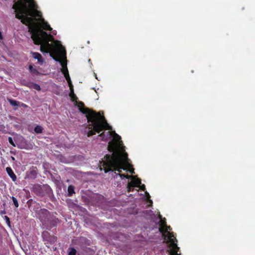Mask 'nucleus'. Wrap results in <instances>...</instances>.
<instances>
[{
  "label": "nucleus",
  "instance_id": "3",
  "mask_svg": "<svg viewBox=\"0 0 255 255\" xmlns=\"http://www.w3.org/2000/svg\"><path fill=\"white\" fill-rule=\"evenodd\" d=\"M12 8L14 10L15 17L21 21L27 16L41 15L33 0H18L13 4Z\"/></svg>",
  "mask_w": 255,
  "mask_h": 255
},
{
  "label": "nucleus",
  "instance_id": "10",
  "mask_svg": "<svg viewBox=\"0 0 255 255\" xmlns=\"http://www.w3.org/2000/svg\"><path fill=\"white\" fill-rule=\"evenodd\" d=\"M68 194L70 196H71L74 192V187L72 186H69L68 188Z\"/></svg>",
  "mask_w": 255,
  "mask_h": 255
},
{
  "label": "nucleus",
  "instance_id": "16",
  "mask_svg": "<svg viewBox=\"0 0 255 255\" xmlns=\"http://www.w3.org/2000/svg\"><path fill=\"white\" fill-rule=\"evenodd\" d=\"M0 130H1V131L4 130V127L2 125H0Z\"/></svg>",
  "mask_w": 255,
  "mask_h": 255
},
{
  "label": "nucleus",
  "instance_id": "13",
  "mask_svg": "<svg viewBox=\"0 0 255 255\" xmlns=\"http://www.w3.org/2000/svg\"><path fill=\"white\" fill-rule=\"evenodd\" d=\"M76 251L74 249H71L69 252V255H75Z\"/></svg>",
  "mask_w": 255,
  "mask_h": 255
},
{
  "label": "nucleus",
  "instance_id": "4",
  "mask_svg": "<svg viewBox=\"0 0 255 255\" xmlns=\"http://www.w3.org/2000/svg\"><path fill=\"white\" fill-rule=\"evenodd\" d=\"M159 218L160 219L159 230L164 237V242L168 246L167 252L170 255H181L180 254L178 253L179 248L175 243L177 242V240L172 233L170 232L171 227L166 225L165 219H162L160 215H159Z\"/></svg>",
  "mask_w": 255,
  "mask_h": 255
},
{
  "label": "nucleus",
  "instance_id": "11",
  "mask_svg": "<svg viewBox=\"0 0 255 255\" xmlns=\"http://www.w3.org/2000/svg\"><path fill=\"white\" fill-rule=\"evenodd\" d=\"M32 88H33L37 91H39L40 90V87L39 85H38V84H32L31 85V87Z\"/></svg>",
  "mask_w": 255,
  "mask_h": 255
},
{
  "label": "nucleus",
  "instance_id": "20",
  "mask_svg": "<svg viewBox=\"0 0 255 255\" xmlns=\"http://www.w3.org/2000/svg\"><path fill=\"white\" fill-rule=\"evenodd\" d=\"M19 138H20V139H23V137H21V136H19Z\"/></svg>",
  "mask_w": 255,
  "mask_h": 255
},
{
  "label": "nucleus",
  "instance_id": "17",
  "mask_svg": "<svg viewBox=\"0 0 255 255\" xmlns=\"http://www.w3.org/2000/svg\"><path fill=\"white\" fill-rule=\"evenodd\" d=\"M29 69L31 71V72H35V70H33V67L32 66H29Z\"/></svg>",
  "mask_w": 255,
  "mask_h": 255
},
{
  "label": "nucleus",
  "instance_id": "14",
  "mask_svg": "<svg viewBox=\"0 0 255 255\" xmlns=\"http://www.w3.org/2000/svg\"><path fill=\"white\" fill-rule=\"evenodd\" d=\"M8 141L10 144H11L13 146L15 147L16 145L13 142L12 138L11 137H9L8 138Z\"/></svg>",
  "mask_w": 255,
  "mask_h": 255
},
{
  "label": "nucleus",
  "instance_id": "2",
  "mask_svg": "<svg viewBox=\"0 0 255 255\" xmlns=\"http://www.w3.org/2000/svg\"><path fill=\"white\" fill-rule=\"evenodd\" d=\"M104 140H107L111 137L113 139L108 143V150L111 155L107 154L103 160L101 170L103 168L105 172L115 171L121 172L122 170L129 171L134 173V169L130 168V160L128 158V154L125 152V146L121 140V137L115 131L103 132L99 135Z\"/></svg>",
  "mask_w": 255,
  "mask_h": 255
},
{
  "label": "nucleus",
  "instance_id": "8",
  "mask_svg": "<svg viewBox=\"0 0 255 255\" xmlns=\"http://www.w3.org/2000/svg\"><path fill=\"white\" fill-rule=\"evenodd\" d=\"M8 102L10 104L13 106H20V102L13 100L11 99H8Z\"/></svg>",
  "mask_w": 255,
  "mask_h": 255
},
{
  "label": "nucleus",
  "instance_id": "15",
  "mask_svg": "<svg viewBox=\"0 0 255 255\" xmlns=\"http://www.w3.org/2000/svg\"><path fill=\"white\" fill-rule=\"evenodd\" d=\"M19 107H23L26 108V107H27V106L25 104L20 102V106Z\"/></svg>",
  "mask_w": 255,
  "mask_h": 255
},
{
  "label": "nucleus",
  "instance_id": "19",
  "mask_svg": "<svg viewBox=\"0 0 255 255\" xmlns=\"http://www.w3.org/2000/svg\"><path fill=\"white\" fill-rule=\"evenodd\" d=\"M146 194L147 195V198H148L150 197L149 194L147 192H146Z\"/></svg>",
  "mask_w": 255,
  "mask_h": 255
},
{
  "label": "nucleus",
  "instance_id": "12",
  "mask_svg": "<svg viewBox=\"0 0 255 255\" xmlns=\"http://www.w3.org/2000/svg\"><path fill=\"white\" fill-rule=\"evenodd\" d=\"M12 200L15 207H18L19 205L17 199L15 197H12Z\"/></svg>",
  "mask_w": 255,
  "mask_h": 255
},
{
  "label": "nucleus",
  "instance_id": "18",
  "mask_svg": "<svg viewBox=\"0 0 255 255\" xmlns=\"http://www.w3.org/2000/svg\"><path fill=\"white\" fill-rule=\"evenodd\" d=\"M17 146L20 148H23V147H22L21 145H17Z\"/></svg>",
  "mask_w": 255,
  "mask_h": 255
},
{
  "label": "nucleus",
  "instance_id": "7",
  "mask_svg": "<svg viewBox=\"0 0 255 255\" xmlns=\"http://www.w3.org/2000/svg\"><path fill=\"white\" fill-rule=\"evenodd\" d=\"M6 172L8 175L11 178L12 180L13 181H15L16 179V176L13 173V171L10 167H6Z\"/></svg>",
  "mask_w": 255,
  "mask_h": 255
},
{
  "label": "nucleus",
  "instance_id": "6",
  "mask_svg": "<svg viewBox=\"0 0 255 255\" xmlns=\"http://www.w3.org/2000/svg\"><path fill=\"white\" fill-rule=\"evenodd\" d=\"M31 54H32V57L35 59H37L39 63L42 64L43 63V59L40 54L33 52H31Z\"/></svg>",
  "mask_w": 255,
  "mask_h": 255
},
{
  "label": "nucleus",
  "instance_id": "9",
  "mask_svg": "<svg viewBox=\"0 0 255 255\" xmlns=\"http://www.w3.org/2000/svg\"><path fill=\"white\" fill-rule=\"evenodd\" d=\"M34 131L36 133H41L42 131V128L40 126H37L34 128Z\"/></svg>",
  "mask_w": 255,
  "mask_h": 255
},
{
  "label": "nucleus",
  "instance_id": "5",
  "mask_svg": "<svg viewBox=\"0 0 255 255\" xmlns=\"http://www.w3.org/2000/svg\"><path fill=\"white\" fill-rule=\"evenodd\" d=\"M118 175H119L121 178L123 177H126L127 178H131V181L130 182H128L127 185V189L128 191H130V188L132 186H136V187H140V188L142 190H144L145 189V187L144 185H140L141 184V181L139 179L136 178L135 176H131L128 175H125L124 174H118Z\"/></svg>",
  "mask_w": 255,
  "mask_h": 255
},
{
  "label": "nucleus",
  "instance_id": "1",
  "mask_svg": "<svg viewBox=\"0 0 255 255\" xmlns=\"http://www.w3.org/2000/svg\"><path fill=\"white\" fill-rule=\"evenodd\" d=\"M21 21L28 26V31L34 43L40 45V51L43 53H49V55L55 61L60 63L62 66L61 71L66 79L70 89L69 96L71 100L76 102L77 106L82 113L86 115L88 124L84 132L88 136H92L96 132L99 133L104 129L112 130V127L109 125L103 116L100 113H96L86 108L84 104L77 102V98L74 93L73 86L71 81L67 67L66 50L61 44L60 41L55 40L53 36L48 34L43 31L51 30L49 24L40 16H27Z\"/></svg>",
  "mask_w": 255,
  "mask_h": 255
},
{
  "label": "nucleus",
  "instance_id": "21",
  "mask_svg": "<svg viewBox=\"0 0 255 255\" xmlns=\"http://www.w3.org/2000/svg\"><path fill=\"white\" fill-rule=\"evenodd\" d=\"M12 159L13 160H14V157H12Z\"/></svg>",
  "mask_w": 255,
  "mask_h": 255
}]
</instances>
